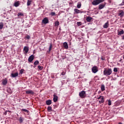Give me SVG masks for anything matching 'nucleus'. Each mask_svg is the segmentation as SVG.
Here are the masks:
<instances>
[{"instance_id": "1", "label": "nucleus", "mask_w": 124, "mask_h": 124, "mask_svg": "<svg viewBox=\"0 0 124 124\" xmlns=\"http://www.w3.org/2000/svg\"><path fill=\"white\" fill-rule=\"evenodd\" d=\"M103 74L106 76L111 75L112 74V69L109 68H105L104 70Z\"/></svg>"}, {"instance_id": "2", "label": "nucleus", "mask_w": 124, "mask_h": 124, "mask_svg": "<svg viewBox=\"0 0 124 124\" xmlns=\"http://www.w3.org/2000/svg\"><path fill=\"white\" fill-rule=\"evenodd\" d=\"M104 0H93L92 2L93 5H98L99 3H101V2H103Z\"/></svg>"}, {"instance_id": "3", "label": "nucleus", "mask_w": 124, "mask_h": 124, "mask_svg": "<svg viewBox=\"0 0 124 124\" xmlns=\"http://www.w3.org/2000/svg\"><path fill=\"white\" fill-rule=\"evenodd\" d=\"M79 96L81 98H85L86 97V92L82 91L79 93Z\"/></svg>"}, {"instance_id": "4", "label": "nucleus", "mask_w": 124, "mask_h": 124, "mask_svg": "<svg viewBox=\"0 0 124 124\" xmlns=\"http://www.w3.org/2000/svg\"><path fill=\"white\" fill-rule=\"evenodd\" d=\"M42 23L43 24H45V25L48 24L49 23V19H48V17H45L42 20Z\"/></svg>"}, {"instance_id": "5", "label": "nucleus", "mask_w": 124, "mask_h": 124, "mask_svg": "<svg viewBox=\"0 0 124 124\" xmlns=\"http://www.w3.org/2000/svg\"><path fill=\"white\" fill-rule=\"evenodd\" d=\"M33 60H34V56L33 55H31L28 58V62H31Z\"/></svg>"}, {"instance_id": "6", "label": "nucleus", "mask_w": 124, "mask_h": 124, "mask_svg": "<svg viewBox=\"0 0 124 124\" xmlns=\"http://www.w3.org/2000/svg\"><path fill=\"white\" fill-rule=\"evenodd\" d=\"M26 93L27 94H34V92L31 90H29L26 91Z\"/></svg>"}, {"instance_id": "7", "label": "nucleus", "mask_w": 124, "mask_h": 124, "mask_svg": "<svg viewBox=\"0 0 124 124\" xmlns=\"http://www.w3.org/2000/svg\"><path fill=\"white\" fill-rule=\"evenodd\" d=\"M18 75H19L18 72L15 73H12L11 75V77H12V78H15L16 77H18Z\"/></svg>"}, {"instance_id": "8", "label": "nucleus", "mask_w": 124, "mask_h": 124, "mask_svg": "<svg viewBox=\"0 0 124 124\" xmlns=\"http://www.w3.org/2000/svg\"><path fill=\"white\" fill-rule=\"evenodd\" d=\"M92 71H93V73H96V72H97V71H98V69H97V67L93 66L92 68Z\"/></svg>"}, {"instance_id": "9", "label": "nucleus", "mask_w": 124, "mask_h": 124, "mask_svg": "<svg viewBox=\"0 0 124 124\" xmlns=\"http://www.w3.org/2000/svg\"><path fill=\"white\" fill-rule=\"evenodd\" d=\"M7 82H8L7 78H5L4 79H2V84L4 86H5V85H6L7 84Z\"/></svg>"}, {"instance_id": "10", "label": "nucleus", "mask_w": 124, "mask_h": 124, "mask_svg": "<svg viewBox=\"0 0 124 124\" xmlns=\"http://www.w3.org/2000/svg\"><path fill=\"white\" fill-rule=\"evenodd\" d=\"M124 16V12L123 10H120L119 11V13H118V16H120L121 17V18H122V17Z\"/></svg>"}, {"instance_id": "11", "label": "nucleus", "mask_w": 124, "mask_h": 124, "mask_svg": "<svg viewBox=\"0 0 124 124\" xmlns=\"http://www.w3.org/2000/svg\"><path fill=\"white\" fill-rule=\"evenodd\" d=\"M59 97L56 95V94H53V101L54 102H57L58 101Z\"/></svg>"}, {"instance_id": "12", "label": "nucleus", "mask_w": 124, "mask_h": 124, "mask_svg": "<svg viewBox=\"0 0 124 124\" xmlns=\"http://www.w3.org/2000/svg\"><path fill=\"white\" fill-rule=\"evenodd\" d=\"M93 18L91 16H87L86 17L87 22H93Z\"/></svg>"}, {"instance_id": "13", "label": "nucleus", "mask_w": 124, "mask_h": 124, "mask_svg": "<svg viewBox=\"0 0 124 124\" xmlns=\"http://www.w3.org/2000/svg\"><path fill=\"white\" fill-rule=\"evenodd\" d=\"M104 7H105V4H101L99 5L98 9L99 10H101V9L104 8Z\"/></svg>"}, {"instance_id": "14", "label": "nucleus", "mask_w": 124, "mask_h": 124, "mask_svg": "<svg viewBox=\"0 0 124 124\" xmlns=\"http://www.w3.org/2000/svg\"><path fill=\"white\" fill-rule=\"evenodd\" d=\"M109 27V21H107L104 25V29H107Z\"/></svg>"}, {"instance_id": "15", "label": "nucleus", "mask_w": 124, "mask_h": 124, "mask_svg": "<svg viewBox=\"0 0 124 124\" xmlns=\"http://www.w3.org/2000/svg\"><path fill=\"white\" fill-rule=\"evenodd\" d=\"M14 6H15V7H18V6H19L20 5V1H17L15 2L14 3Z\"/></svg>"}, {"instance_id": "16", "label": "nucleus", "mask_w": 124, "mask_h": 124, "mask_svg": "<svg viewBox=\"0 0 124 124\" xmlns=\"http://www.w3.org/2000/svg\"><path fill=\"white\" fill-rule=\"evenodd\" d=\"M63 46L65 49H68V44L67 42H64L63 43Z\"/></svg>"}, {"instance_id": "17", "label": "nucleus", "mask_w": 124, "mask_h": 124, "mask_svg": "<svg viewBox=\"0 0 124 124\" xmlns=\"http://www.w3.org/2000/svg\"><path fill=\"white\" fill-rule=\"evenodd\" d=\"M23 51H25L26 54H28V52H29V47L24 46Z\"/></svg>"}, {"instance_id": "18", "label": "nucleus", "mask_w": 124, "mask_h": 124, "mask_svg": "<svg viewBox=\"0 0 124 124\" xmlns=\"http://www.w3.org/2000/svg\"><path fill=\"white\" fill-rule=\"evenodd\" d=\"M24 117H23L22 116H21L19 118L18 121L20 123V124H22V123H23V122H24Z\"/></svg>"}, {"instance_id": "19", "label": "nucleus", "mask_w": 124, "mask_h": 124, "mask_svg": "<svg viewBox=\"0 0 124 124\" xmlns=\"http://www.w3.org/2000/svg\"><path fill=\"white\" fill-rule=\"evenodd\" d=\"M74 14H78L80 13V10H79L78 9H74Z\"/></svg>"}, {"instance_id": "20", "label": "nucleus", "mask_w": 124, "mask_h": 124, "mask_svg": "<svg viewBox=\"0 0 124 124\" xmlns=\"http://www.w3.org/2000/svg\"><path fill=\"white\" fill-rule=\"evenodd\" d=\"M46 105H51V104H52V100H46Z\"/></svg>"}, {"instance_id": "21", "label": "nucleus", "mask_w": 124, "mask_h": 124, "mask_svg": "<svg viewBox=\"0 0 124 124\" xmlns=\"http://www.w3.org/2000/svg\"><path fill=\"white\" fill-rule=\"evenodd\" d=\"M99 103L100 104L104 103V97L103 96V97H101L100 100L99 101Z\"/></svg>"}, {"instance_id": "22", "label": "nucleus", "mask_w": 124, "mask_h": 124, "mask_svg": "<svg viewBox=\"0 0 124 124\" xmlns=\"http://www.w3.org/2000/svg\"><path fill=\"white\" fill-rule=\"evenodd\" d=\"M101 91H102V92H104V91H105V86H104V84L101 85Z\"/></svg>"}, {"instance_id": "23", "label": "nucleus", "mask_w": 124, "mask_h": 124, "mask_svg": "<svg viewBox=\"0 0 124 124\" xmlns=\"http://www.w3.org/2000/svg\"><path fill=\"white\" fill-rule=\"evenodd\" d=\"M3 28V23L0 22V30H2Z\"/></svg>"}, {"instance_id": "24", "label": "nucleus", "mask_w": 124, "mask_h": 124, "mask_svg": "<svg viewBox=\"0 0 124 124\" xmlns=\"http://www.w3.org/2000/svg\"><path fill=\"white\" fill-rule=\"evenodd\" d=\"M39 64V61H38V60L35 61L34 62V65L35 66H36Z\"/></svg>"}, {"instance_id": "25", "label": "nucleus", "mask_w": 124, "mask_h": 124, "mask_svg": "<svg viewBox=\"0 0 124 124\" xmlns=\"http://www.w3.org/2000/svg\"><path fill=\"white\" fill-rule=\"evenodd\" d=\"M81 2H78L77 6V8H81Z\"/></svg>"}, {"instance_id": "26", "label": "nucleus", "mask_w": 124, "mask_h": 124, "mask_svg": "<svg viewBox=\"0 0 124 124\" xmlns=\"http://www.w3.org/2000/svg\"><path fill=\"white\" fill-rule=\"evenodd\" d=\"M124 30H122L121 31H120L119 32L118 35H122V34H124Z\"/></svg>"}, {"instance_id": "27", "label": "nucleus", "mask_w": 124, "mask_h": 124, "mask_svg": "<svg viewBox=\"0 0 124 124\" xmlns=\"http://www.w3.org/2000/svg\"><path fill=\"white\" fill-rule=\"evenodd\" d=\"M47 111H48V112H52V107H47Z\"/></svg>"}, {"instance_id": "28", "label": "nucleus", "mask_w": 124, "mask_h": 124, "mask_svg": "<svg viewBox=\"0 0 124 124\" xmlns=\"http://www.w3.org/2000/svg\"><path fill=\"white\" fill-rule=\"evenodd\" d=\"M52 47H53V45H52V44H50L49 47V52H51V50H52Z\"/></svg>"}, {"instance_id": "29", "label": "nucleus", "mask_w": 124, "mask_h": 124, "mask_svg": "<svg viewBox=\"0 0 124 124\" xmlns=\"http://www.w3.org/2000/svg\"><path fill=\"white\" fill-rule=\"evenodd\" d=\"M31 1L30 0H28L27 1V6H30V5H31Z\"/></svg>"}, {"instance_id": "30", "label": "nucleus", "mask_w": 124, "mask_h": 124, "mask_svg": "<svg viewBox=\"0 0 124 124\" xmlns=\"http://www.w3.org/2000/svg\"><path fill=\"white\" fill-rule=\"evenodd\" d=\"M20 16H24V14H23L22 13H18L17 14V16L20 17Z\"/></svg>"}, {"instance_id": "31", "label": "nucleus", "mask_w": 124, "mask_h": 124, "mask_svg": "<svg viewBox=\"0 0 124 124\" xmlns=\"http://www.w3.org/2000/svg\"><path fill=\"white\" fill-rule=\"evenodd\" d=\"M77 25L78 26V27L79 26H82V22H77Z\"/></svg>"}, {"instance_id": "32", "label": "nucleus", "mask_w": 124, "mask_h": 124, "mask_svg": "<svg viewBox=\"0 0 124 124\" xmlns=\"http://www.w3.org/2000/svg\"><path fill=\"white\" fill-rule=\"evenodd\" d=\"M21 111H23L24 112H27V113H29V110L27 109L23 108Z\"/></svg>"}, {"instance_id": "33", "label": "nucleus", "mask_w": 124, "mask_h": 124, "mask_svg": "<svg viewBox=\"0 0 124 124\" xmlns=\"http://www.w3.org/2000/svg\"><path fill=\"white\" fill-rule=\"evenodd\" d=\"M60 25V22L59 21L55 22V26L58 27Z\"/></svg>"}, {"instance_id": "34", "label": "nucleus", "mask_w": 124, "mask_h": 124, "mask_svg": "<svg viewBox=\"0 0 124 124\" xmlns=\"http://www.w3.org/2000/svg\"><path fill=\"white\" fill-rule=\"evenodd\" d=\"M50 15H51V16H55V15H56V13L52 12L50 13Z\"/></svg>"}, {"instance_id": "35", "label": "nucleus", "mask_w": 124, "mask_h": 124, "mask_svg": "<svg viewBox=\"0 0 124 124\" xmlns=\"http://www.w3.org/2000/svg\"><path fill=\"white\" fill-rule=\"evenodd\" d=\"M38 68L40 70H42V69H43V67L41 66H38Z\"/></svg>"}, {"instance_id": "36", "label": "nucleus", "mask_w": 124, "mask_h": 124, "mask_svg": "<svg viewBox=\"0 0 124 124\" xmlns=\"http://www.w3.org/2000/svg\"><path fill=\"white\" fill-rule=\"evenodd\" d=\"M24 71H25V70H24V69H22L20 70V74H22V73H24Z\"/></svg>"}, {"instance_id": "37", "label": "nucleus", "mask_w": 124, "mask_h": 124, "mask_svg": "<svg viewBox=\"0 0 124 124\" xmlns=\"http://www.w3.org/2000/svg\"><path fill=\"white\" fill-rule=\"evenodd\" d=\"M113 71L114 72H118V69L117 68H114Z\"/></svg>"}, {"instance_id": "38", "label": "nucleus", "mask_w": 124, "mask_h": 124, "mask_svg": "<svg viewBox=\"0 0 124 124\" xmlns=\"http://www.w3.org/2000/svg\"><path fill=\"white\" fill-rule=\"evenodd\" d=\"M108 105H109V106H111V105L112 104V103H111V100H109L108 101Z\"/></svg>"}, {"instance_id": "39", "label": "nucleus", "mask_w": 124, "mask_h": 124, "mask_svg": "<svg viewBox=\"0 0 124 124\" xmlns=\"http://www.w3.org/2000/svg\"><path fill=\"white\" fill-rule=\"evenodd\" d=\"M26 38H27V39H30V38H31V36H30V35H27L26 36Z\"/></svg>"}, {"instance_id": "40", "label": "nucleus", "mask_w": 124, "mask_h": 124, "mask_svg": "<svg viewBox=\"0 0 124 124\" xmlns=\"http://www.w3.org/2000/svg\"><path fill=\"white\" fill-rule=\"evenodd\" d=\"M120 6L124 5V0H123L122 3L120 4Z\"/></svg>"}, {"instance_id": "41", "label": "nucleus", "mask_w": 124, "mask_h": 124, "mask_svg": "<svg viewBox=\"0 0 124 124\" xmlns=\"http://www.w3.org/2000/svg\"><path fill=\"white\" fill-rule=\"evenodd\" d=\"M101 60H102V61H104L105 60V58H104V57L102 56L101 58Z\"/></svg>"}, {"instance_id": "42", "label": "nucleus", "mask_w": 124, "mask_h": 124, "mask_svg": "<svg viewBox=\"0 0 124 124\" xmlns=\"http://www.w3.org/2000/svg\"><path fill=\"white\" fill-rule=\"evenodd\" d=\"M65 72H64V71H63L62 73H61V74H62V75H65Z\"/></svg>"}, {"instance_id": "43", "label": "nucleus", "mask_w": 124, "mask_h": 124, "mask_svg": "<svg viewBox=\"0 0 124 124\" xmlns=\"http://www.w3.org/2000/svg\"><path fill=\"white\" fill-rule=\"evenodd\" d=\"M103 97V96H100L99 97H98L97 98V99H101V97L102 98Z\"/></svg>"}, {"instance_id": "44", "label": "nucleus", "mask_w": 124, "mask_h": 124, "mask_svg": "<svg viewBox=\"0 0 124 124\" xmlns=\"http://www.w3.org/2000/svg\"><path fill=\"white\" fill-rule=\"evenodd\" d=\"M123 59H124V55Z\"/></svg>"}]
</instances>
